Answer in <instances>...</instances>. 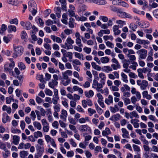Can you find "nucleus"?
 <instances>
[{
	"mask_svg": "<svg viewBox=\"0 0 158 158\" xmlns=\"http://www.w3.org/2000/svg\"><path fill=\"white\" fill-rule=\"evenodd\" d=\"M13 49L14 53L13 57L15 58L22 55L24 51V48L20 45L14 46Z\"/></svg>",
	"mask_w": 158,
	"mask_h": 158,
	"instance_id": "nucleus-1",
	"label": "nucleus"
},
{
	"mask_svg": "<svg viewBox=\"0 0 158 158\" xmlns=\"http://www.w3.org/2000/svg\"><path fill=\"white\" fill-rule=\"evenodd\" d=\"M137 83L138 85L140 86V89L142 90H146L148 85V82L145 80H143L142 81L139 80H138Z\"/></svg>",
	"mask_w": 158,
	"mask_h": 158,
	"instance_id": "nucleus-2",
	"label": "nucleus"
},
{
	"mask_svg": "<svg viewBox=\"0 0 158 158\" xmlns=\"http://www.w3.org/2000/svg\"><path fill=\"white\" fill-rule=\"evenodd\" d=\"M139 55V59H145L147 56V51L144 49H141L139 50L136 52Z\"/></svg>",
	"mask_w": 158,
	"mask_h": 158,
	"instance_id": "nucleus-3",
	"label": "nucleus"
},
{
	"mask_svg": "<svg viewBox=\"0 0 158 158\" xmlns=\"http://www.w3.org/2000/svg\"><path fill=\"white\" fill-rule=\"evenodd\" d=\"M92 87L93 88L96 89L97 91L99 92L103 87V85L102 84L98 83L97 80H94Z\"/></svg>",
	"mask_w": 158,
	"mask_h": 158,
	"instance_id": "nucleus-4",
	"label": "nucleus"
},
{
	"mask_svg": "<svg viewBox=\"0 0 158 158\" xmlns=\"http://www.w3.org/2000/svg\"><path fill=\"white\" fill-rule=\"evenodd\" d=\"M79 130L82 132H86L91 131L90 128L87 125H82L79 127Z\"/></svg>",
	"mask_w": 158,
	"mask_h": 158,
	"instance_id": "nucleus-5",
	"label": "nucleus"
},
{
	"mask_svg": "<svg viewBox=\"0 0 158 158\" xmlns=\"http://www.w3.org/2000/svg\"><path fill=\"white\" fill-rule=\"evenodd\" d=\"M62 78L64 79H69V76H71L72 74V71L70 70H67L65 72H62Z\"/></svg>",
	"mask_w": 158,
	"mask_h": 158,
	"instance_id": "nucleus-6",
	"label": "nucleus"
},
{
	"mask_svg": "<svg viewBox=\"0 0 158 158\" xmlns=\"http://www.w3.org/2000/svg\"><path fill=\"white\" fill-rule=\"evenodd\" d=\"M69 9L68 10V12L69 13V15L70 17H73L75 15V8L74 6L73 5H70L69 6Z\"/></svg>",
	"mask_w": 158,
	"mask_h": 158,
	"instance_id": "nucleus-7",
	"label": "nucleus"
},
{
	"mask_svg": "<svg viewBox=\"0 0 158 158\" xmlns=\"http://www.w3.org/2000/svg\"><path fill=\"white\" fill-rule=\"evenodd\" d=\"M39 150L40 152L35 154L34 158H40L42 156V153L44 152V148L40 147L39 148Z\"/></svg>",
	"mask_w": 158,
	"mask_h": 158,
	"instance_id": "nucleus-8",
	"label": "nucleus"
},
{
	"mask_svg": "<svg viewBox=\"0 0 158 158\" xmlns=\"http://www.w3.org/2000/svg\"><path fill=\"white\" fill-rule=\"evenodd\" d=\"M61 114L60 116V118L65 121L68 116L67 111L66 110L63 109L61 111Z\"/></svg>",
	"mask_w": 158,
	"mask_h": 158,
	"instance_id": "nucleus-9",
	"label": "nucleus"
},
{
	"mask_svg": "<svg viewBox=\"0 0 158 158\" xmlns=\"http://www.w3.org/2000/svg\"><path fill=\"white\" fill-rule=\"evenodd\" d=\"M50 37L51 39L54 42H56L58 43H61L62 42L60 38L55 35H51Z\"/></svg>",
	"mask_w": 158,
	"mask_h": 158,
	"instance_id": "nucleus-10",
	"label": "nucleus"
},
{
	"mask_svg": "<svg viewBox=\"0 0 158 158\" xmlns=\"http://www.w3.org/2000/svg\"><path fill=\"white\" fill-rule=\"evenodd\" d=\"M123 133L122 136L124 138H129V132L125 128H123L121 129Z\"/></svg>",
	"mask_w": 158,
	"mask_h": 158,
	"instance_id": "nucleus-11",
	"label": "nucleus"
},
{
	"mask_svg": "<svg viewBox=\"0 0 158 158\" xmlns=\"http://www.w3.org/2000/svg\"><path fill=\"white\" fill-rule=\"evenodd\" d=\"M36 4L33 0L30 1L29 2L28 8L29 10H31L32 9L36 8Z\"/></svg>",
	"mask_w": 158,
	"mask_h": 158,
	"instance_id": "nucleus-12",
	"label": "nucleus"
},
{
	"mask_svg": "<svg viewBox=\"0 0 158 158\" xmlns=\"http://www.w3.org/2000/svg\"><path fill=\"white\" fill-rule=\"evenodd\" d=\"M110 31L109 29L101 30L98 33V35L99 37H102L103 34H109Z\"/></svg>",
	"mask_w": 158,
	"mask_h": 158,
	"instance_id": "nucleus-13",
	"label": "nucleus"
},
{
	"mask_svg": "<svg viewBox=\"0 0 158 158\" xmlns=\"http://www.w3.org/2000/svg\"><path fill=\"white\" fill-rule=\"evenodd\" d=\"M20 137L19 136L15 135L13 136L12 143L15 145H18Z\"/></svg>",
	"mask_w": 158,
	"mask_h": 158,
	"instance_id": "nucleus-14",
	"label": "nucleus"
},
{
	"mask_svg": "<svg viewBox=\"0 0 158 158\" xmlns=\"http://www.w3.org/2000/svg\"><path fill=\"white\" fill-rule=\"evenodd\" d=\"M58 82L55 80H52L48 83L49 87L52 89H54L55 87L57 86Z\"/></svg>",
	"mask_w": 158,
	"mask_h": 158,
	"instance_id": "nucleus-15",
	"label": "nucleus"
},
{
	"mask_svg": "<svg viewBox=\"0 0 158 158\" xmlns=\"http://www.w3.org/2000/svg\"><path fill=\"white\" fill-rule=\"evenodd\" d=\"M105 103L108 105H110L113 102V98L112 96L109 95L108 98L105 99Z\"/></svg>",
	"mask_w": 158,
	"mask_h": 158,
	"instance_id": "nucleus-16",
	"label": "nucleus"
},
{
	"mask_svg": "<svg viewBox=\"0 0 158 158\" xmlns=\"http://www.w3.org/2000/svg\"><path fill=\"white\" fill-rule=\"evenodd\" d=\"M113 30L114 32V34L115 35H118L121 32V31L119 29L118 27L116 25H114L113 26Z\"/></svg>",
	"mask_w": 158,
	"mask_h": 158,
	"instance_id": "nucleus-17",
	"label": "nucleus"
},
{
	"mask_svg": "<svg viewBox=\"0 0 158 158\" xmlns=\"http://www.w3.org/2000/svg\"><path fill=\"white\" fill-rule=\"evenodd\" d=\"M86 9L87 6L85 5H82L78 7V10H77V13L79 14H81L82 12L85 11Z\"/></svg>",
	"mask_w": 158,
	"mask_h": 158,
	"instance_id": "nucleus-18",
	"label": "nucleus"
},
{
	"mask_svg": "<svg viewBox=\"0 0 158 158\" xmlns=\"http://www.w3.org/2000/svg\"><path fill=\"white\" fill-rule=\"evenodd\" d=\"M139 120H138L135 119H132L131 120V123L133 124L134 127L135 128H137L139 127Z\"/></svg>",
	"mask_w": 158,
	"mask_h": 158,
	"instance_id": "nucleus-19",
	"label": "nucleus"
},
{
	"mask_svg": "<svg viewBox=\"0 0 158 158\" xmlns=\"http://www.w3.org/2000/svg\"><path fill=\"white\" fill-rule=\"evenodd\" d=\"M16 27L14 25H9L8 27V31L9 33H11L13 31L15 32L16 31Z\"/></svg>",
	"mask_w": 158,
	"mask_h": 158,
	"instance_id": "nucleus-20",
	"label": "nucleus"
},
{
	"mask_svg": "<svg viewBox=\"0 0 158 158\" xmlns=\"http://www.w3.org/2000/svg\"><path fill=\"white\" fill-rule=\"evenodd\" d=\"M75 37L76 38V43L77 44H81V41L80 39L81 35L78 32H77L75 33Z\"/></svg>",
	"mask_w": 158,
	"mask_h": 158,
	"instance_id": "nucleus-21",
	"label": "nucleus"
},
{
	"mask_svg": "<svg viewBox=\"0 0 158 158\" xmlns=\"http://www.w3.org/2000/svg\"><path fill=\"white\" fill-rule=\"evenodd\" d=\"M111 132L110 129L108 127H106L105 130L103 131L102 132V135L103 136H107L108 135L110 134Z\"/></svg>",
	"mask_w": 158,
	"mask_h": 158,
	"instance_id": "nucleus-22",
	"label": "nucleus"
},
{
	"mask_svg": "<svg viewBox=\"0 0 158 158\" xmlns=\"http://www.w3.org/2000/svg\"><path fill=\"white\" fill-rule=\"evenodd\" d=\"M73 91H78V93L82 94L83 93V91L81 88L77 85H74L73 87Z\"/></svg>",
	"mask_w": 158,
	"mask_h": 158,
	"instance_id": "nucleus-23",
	"label": "nucleus"
},
{
	"mask_svg": "<svg viewBox=\"0 0 158 158\" xmlns=\"http://www.w3.org/2000/svg\"><path fill=\"white\" fill-rule=\"evenodd\" d=\"M102 71L106 73H108L112 71V68L109 66H104L102 68Z\"/></svg>",
	"mask_w": 158,
	"mask_h": 158,
	"instance_id": "nucleus-24",
	"label": "nucleus"
},
{
	"mask_svg": "<svg viewBox=\"0 0 158 158\" xmlns=\"http://www.w3.org/2000/svg\"><path fill=\"white\" fill-rule=\"evenodd\" d=\"M33 135L34 138L36 139L38 137L41 138L43 136L42 132L40 131L35 132L33 133Z\"/></svg>",
	"mask_w": 158,
	"mask_h": 158,
	"instance_id": "nucleus-25",
	"label": "nucleus"
},
{
	"mask_svg": "<svg viewBox=\"0 0 158 158\" xmlns=\"http://www.w3.org/2000/svg\"><path fill=\"white\" fill-rule=\"evenodd\" d=\"M101 63L106 64L110 61V59L107 56L102 57L101 58Z\"/></svg>",
	"mask_w": 158,
	"mask_h": 158,
	"instance_id": "nucleus-26",
	"label": "nucleus"
},
{
	"mask_svg": "<svg viewBox=\"0 0 158 158\" xmlns=\"http://www.w3.org/2000/svg\"><path fill=\"white\" fill-rule=\"evenodd\" d=\"M94 3L98 5H105L106 4V2L104 0H93Z\"/></svg>",
	"mask_w": 158,
	"mask_h": 158,
	"instance_id": "nucleus-27",
	"label": "nucleus"
},
{
	"mask_svg": "<svg viewBox=\"0 0 158 158\" xmlns=\"http://www.w3.org/2000/svg\"><path fill=\"white\" fill-rule=\"evenodd\" d=\"M70 80L69 79H61V83L64 86H66L70 83Z\"/></svg>",
	"mask_w": 158,
	"mask_h": 158,
	"instance_id": "nucleus-28",
	"label": "nucleus"
},
{
	"mask_svg": "<svg viewBox=\"0 0 158 158\" xmlns=\"http://www.w3.org/2000/svg\"><path fill=\"white\" fill-rule=\"evenodd\" d=\"M137 43L139 44H148L150 42L148 40L137 39Z\"/></svg>",
	"mask_w": 158,
	"mask_h": 158,
	"instance_id": "nucleus-29",
	"label": "nucleus"
},
{
	"mask_svg": "<svg viewBox=\"0 0 158 158\" xmlns=\"http://www.w3.org/2000/svg\"><path fill=\"white\" fill-rule=\"evenodd\" d=\"M21 38L24 41L27 39V36L26 32L25 31H22L21 33Z\"/></svg>",
	"mask_w": 158,
	"mask_h": 158,
	"instance_id": "nucleus-30",
	"label": "nucleus"
},
{
	"mask_svg": "<svg viewBox=\"0 0 158 158\" xmlns=\"http://www.w3.org/2000/svg\"><path fill=\"white\" fill-rule=\"evenodd\" d=\"M85 96L88 98L92 97L94 95V93L92 90H90L89 92H85Z\"/></svg>",
	"mask_w": 158,
	"mask_h": 158,
	"instance_id": "nucleus-31",
	"label": "nucleus"
},
{
	"mask_svg": "<svg viewBox=\"0 0 158 158\" xmlns=\"http://www.w3.org/2000/svg\"><path fill=\"white\" fill-rule=\"evenodd\" d=\"M2 110L3 111H6L7 112L10 114L11 113V109L10 106L8 107L6 105L3 106L2 107Z\"/></svg>",
	"mask_w": 158,
	"mask_h": 158,
	"instance_id": "nucleus-32",
	"label": "nucleus"
},
{
	"mask_svg": "<svg viewBox=\"0 0 158 158\" xmlns=\"http://www.w3.org/2000/svg\"><path fill=\"white\" fill-rule=\"evenodd\" d=\"M28 155V152L26 151H22L19 153L20 156L21 158H25Z\"/></svg>",
	"mask_w": 158,
	"mask_h": 158,
	"instance_id": "nucleus-33",
	"label": "nucleus"
},
{
	"mask_svg": "<svg viewBox=\"0 0 158 158\" xmlns=\"http://www.w3.org/2000/svg\"><path fill=\"white\" fill-rule=\"evenodd\" d=\"M120 116L119 114H116L111 117L110 119L113 121H116L120 119Z\"/></svg>",
	"mask_w": 158,
	"mask_h": 158,
	"instance_id": "nucleus-34",
	"label": "nucleus"
},
{
	"mask_svg": "<svg viewBox=\"0 0 158 158\" xmlns=\"http://www.w3.org/2000/svg\"><path fill=\"white\" fill-rule=\"evenodd\" d=\"M8 121H10V117L7 115V114H3L2 118V121L4 123H6Z\"/></svg>",
	"mask_w": 158,
	"mask_h": 158,
	"instance_id": "nucleus-35",
	"label": "nucleus"
},
{
	"mask_svg": "<svg viewBox=\"0 0 158 158\" xmlns=\"http://www.w3.org/2000/svg\"><path fill=\"white\" fill-rule=\"evenodd\" d=\"M130 118L132 119L134 117L136 118H139V115L135 111H133L130 113Z\"/></svg>",
	"mask_w": 158,
	"mask_h": 158,
	"instance_id": "nucleus-36",
	"label": "nucleus"
},
{
	"mask_svg": "<svg viewBox=\"0 0 158 158\" xmlns=\"http://www.w3.org/2000/svg\"><path fill=\"white\" fill-rule=\"evenodd\" d=\"M91 65L92 67L98 71H100L101 70V68L99 65H97L94 62L91 63Z\"/></svg>",
	"mask_w": 158,
	"mask_h": 158,
	"instance_id": "nucleus-37",
	"label": "nucleus"
},
{
	"mask_svg": "<svg viewBox=\"0 0 158 158\" xmlns=\"http://www.w3.org/2000/svg\"><path fill=\"white\" fill-rule=\"evenodd\" d=\"M116 23L118 24V26L120 27H122L124 25H126V22L124 21H122L120 20H117L116 21Z\"/></svg>",
	"mask_w": 158,
	"mask_h": 158,
	"instance_id": "nucleus-38",
	"label": "nucleus"
},
{
	"mask_svg": "<svg viewBox=\"0 0 158 158\" xmlns=\"http://www.w3.org/2000/svg\"><path fill=\"white\" fill-rule=\"evenodd\" d=\"M99 77L101 79V80L103 81L102 83L104 84L106 78L105 74L103 73H101L99 74Z\"/></svg>",
	"mask_w": 158,
	"mask_h": 158,
	"instance_id": "nucleus-39",
	"label": "nucleus"
},
{
	"mask_svg": "<svg viewBox=\"0 0 158 158\" xmlns=\"http://www.w3.org/2000/svg\"><path fill=\"white\" fill-rule=\"evenodd\" d=\"M89 117H86L84 118H81L79 119V122L80 123L82 124L85 123L86 121H89Z\"/></svg>",
	"mask_w": 158,
	"mask_h": 158,
	"instance_id": "nucleus-40",
	"label": "nucleus"
},
{
	"mask_svg": "<svg viewBox=\"0 0 158 158\" xmlns=\"http://www.w3.org/2000/svg\"><path fill=\"white\" fill-rule=\"evenodd\" d=\"M34 126L36 127L38 130H40L41 129L42 127L40 123L37 122L35 121L33 123Z\"/></svg>",
	"mask_w": 158,
	"mask_h": 158,
	"instance_id": "nucleus-41",
	"label": "nucleus"
},
{
	"mask_svg": "<svg viewBox=\"0 0 158 158\" xmlns=\"http://www.w3.org/2000/svg\"><path fill=\"white\" fill-rule=\"evenodd\" d=\"M110 110L111 112L115 113L118 111V109L116 105H115L114 107L110 106Z\"/></svg>",
	"mask_w": 158,
	"mask_h": 158,
	"instance_id": "nucleus-42",
	"label": "nucleus"
},
{
	"mask_svg": "<svg viewBox=\"0 0 158 158\" xmlns=\"http://www.w3.org/2000/svg\"><path fill=\"white\" fill-rule=\"evenodd\" d=\"M72 44H69L67 43H65V44L62 46V47L63 48L66 49L67 50L69 49H72L73 48V46Z\"/></svg>",
	"mask_w": 158,
	"mask_h": 158,
	"instance_id": "nucleus-43",
	"label": "nucleus"
},
{
	"mask_svg": "<svg viewBox=\"0 0 158 158\" xmlns=\"http://www.w3.org/2000/svg\"><path fill=\"white\" fill-rule=\"evenodd\" d=\"M74 19L72 18H70L69 19V27L73 28L74 27Z\"/></svg>",
	"mask_w": 158,
	"mask_h": 158,
	"instance_id": "nucleus-44",
	"label": "nucleus"
},
{
	"mask_svg": "<svg viewBox=\"0 0 158 158\" xmlns=\"http://www.w3.org/2000/svg\"><path fill=\"white\" fill-rule=\"evenodd\" d=\"M12 35H9L7 37L4 36L3 37V40L6 43H8L10 41V39L11 38Z\"/></svg>",
	"mask_w": 158,
	"mask_h": 158,
	"instance_id": "nucleus-45",
	"label": "nucleus"
},
{
	"mask_svg": "<svg viewBox=\"0 0 158 158\" xmlns=\"http://www.w3.org/2000/svg\"><path fill=\"white\" fill-rule=\"evenodd\" d=\"M54 94L53 96V98L59 100V97L58 95V90L57 89H54Z\"/></svg>",
	"mask_w": 158,
	"mask_h": 158,
	"instance_id": "nucleus-46",
	"label": "nucleus"
},
{
	"mask_svg": "<svg viewBox=\"0 0 158 158\" xmlns=\"http://www.w3.org/2000/svg\"><path fill=\"white\" fill-rule=\"evenodd\" d=\"M7 29V27L5 24H2L1 27L0 28V34H2Z\"/></svg>",
	"mask_w": 158,
	"mask_h": 158,
	"instance_id": "nucleus-47",
	"label": "nucleus"
},
{
	"mask_svg": "<svg viewBox=\"0 0 158 158\" xmlns=\"http://www.w3.org/2000/svg\"><path fill=\"white\" fill-rule=\"evenodd\" d=\"M121 76L122 77V80L126 83L128 82V80H127V76L124 73H121Z\"/></svg>",
	"mask_w": 158,
	"mask_h": 158,
	"instance_id": "nucleus-48",
	"label": "nucleus"
},
{
	"mask_svg": "<svg viewBox=\"0 0 158 158\" xmlns=\"http://www.w3.org/2000/svg\"><path fill=\"white\" fill-rule=\"evenodd\" d=\"M18 66L19 69L21 71L24 70L26 69L25 64L22 62H20L18 63Z\"/></svg>",
	"mask_w": 158,
	"mask_h": 158,
	"instance_id": "nucleus-49",
	"label": "nucleus"
},
{
	"mask_svg": "<svg viewBox=\"0 0 158 158\" xmlns=\"http://www.w3.org/2000/svg\"><path fill=\"white\" fill-rule=\"evenodd\" d=\"M111 67L114 70H117L118 69L121 68V66L119 64H112L111 65Z\"/></svg>",
	"mask_w": 158,
	"mask_h": 158,
	"instance_id": "nucleus-50",
	"label": "nucleus"
},
{
	"mask_svg": "<svg viewBox=\"0 0 158 158\" xmlns=\"http://www.w3.org/2000/svg\"><path fill=\"white\" fill-rule=\"evenodd\" d=\"M122 62L123 63V67L124 68H128L129 65L128 61L126 59H124Z\"/></svg>",
	"mask_w": 158,
	"mask_h": 158,
	"instance_id": "nucleus-51",
	"label": "nucleus"
},
{
	"mask_svg": "<svg viewBox=\"0 0 158 158\" xmlns=\"http://www.w3.org/2000/svg\"><path fill=\"white\" fill-rule=\"evenodd\" d=\"M63 100L62 101V105L66 108H67L69 106L68 103V100L65 98H63Z\"/></svg>",
	"mask_w": 158,
	"mask_h": 158,
	"instance_id": "nucleus-52",
	"label": "nucleus"
},
{
	"mask_svg": "<svg viewBox=\"0 0 158 158\" xmlns=\"http://www.w3.org/2000/svg\"><path fill=\"white\" fill-rule=\"evenodd\" d=\"M7 3L13 5H16L18 4L17 0H7Z\"/></svg>",
	"mask_w": 158,
	"mask_h": 158,
	"instance_id": "nucleus-53",
	"label": "nucleus"
},
{
	"mask_svg": "<svg viewBox=\"0 0 158 158\" xmlns=\"http://www.w3.org/2000/svg\"><path fill=\"white\" fill-rule=\"evenodd\" d=\"M88 111L89 116H91L93 114H95L96 113V111L95 110L91 108H88Z\"/></svg>",
	"mask_w": 158,
	"mask_h": 158,
	"instance_id": "nucleus-54",
	"label": "nucleus"
},
{
	"mask_svg": "<svg viewBox=\"0 0 158 158\" xmlns=\"http://www.w3.org/2000/svg\"><path fill=\"white\" fill-rule=\"evenodd\" d=\"M32 25L31 23L29 22H26V24L25 26L26 29L28 30H30L31 28Z\"/></svg>",
	"mask_w": 158,
	"mask_h": 158,
	"instance_id": "nucleus-55",
	"label": "nucleus"
},
{
	"mask_svg": "<svg viewBox=\"0 0 158 158\" xmlns=\"http://www.w3.org/2000/svg\"><path fill=\"white\" fill-rule=\"evenodd\" d=\"M45 93L46 95L49 96H52L53 94L52 92L50 89L47 88L45 90Z\"/></svg>",
	"mask_w": 158,
	"mask_h": 158,
	"instance_id": "nucleus-56",
	"label": "nucleus"
},
{
	"mask_svg": "<svg viewBox=\"0 0 158 158\" xmlns=\"http://www.w3.org/2000/svg\"><path fill=\"white\" fill-rule=\"evenodd\" d=\"M48 70L49 71V72L52 73H60V72L58 70H56V71L53 68L50 67L48 68Z\"/></svg>",
	"mask_w": 158,
	"mask_h": 158,
	"instance_id": "nucleus-57",
	"label": "nucleus"
},
{
	"mask_svg": "<svg viewBox=\"0 0 158 158\" xmlns=\"http://www.w3.org/2000/svg\"><path fill=\"white\" fill-rule=\"evenodd\" d=\"M137 72H138V76L141 79L144 78V76L143 74H142L143 72L141 70V69H137Z\"/></svg>",
	"mask_w": 158,
	"mask_h": 158,
	"instance_id": "nucleus-58",
	"label": "nucleus"
},
{
	"mask_svg": "<svg viewBox=\"0 0 158 158\" xmlns=\"http://www.w3.org/2000/svg\"><path fill=\"white\" fill-rule=\"evenodd\" d=\"M9 23L11 24H14L17 25L18 23V21L17 18H15L10 20L9 21Z\"/></svg>",
	"mask_w": 158,
	"mask_h": 158,
	"instance_id": "nucleus-59",
	"label": "nucleus"
},
{
	"mask_svg": "<svg viewBox=\"0 0 158 158\" xmlns=\"http://www.w3.org/2000/svg\"><path fill=\"white\" fill-rule=\"evenodd\" d=\"M99 92L102 94H104L106 95H108L109 93L108 89L107 88H105L103 90L102 89Z\"/></svg>",
	"mask_w": 158,
	"mask_h": 158,
	"instance_id": "nucleus-60",
	"label": "nucleus"
},
{
	"mask_svg": "<svg viewBox=\"0 0 158 158\" xmlns=\"http://www.w3.org/2000/svg\"><path fill=\"white\" fill-rule=\"evenodd\" d=\"M96 96L98 98V102L103 100V97L100 93H98L96 94Z\"/></svg>",
	"mask_w": 158,
	"mask_h": 158,
	"instance_id": "nucleus-61",
	"label": "nucleus"
},
{
	"mask_svg": "<svg viewBox=\"0 0 158 158\" xmlns=\"http://www.w3.org/2000/svg\"><path fill=\"white\" fill-rule=\"evenodd\" d=\"M4 151L5 152L3 153V156L4 158H6L9 156L10 152L7 149Z\"/></svg>",
	"mask_w": 158,
	"mask_h": 158,
	"instance_id": "nucleus-62",
	"label": "nucleus"
},
{
	"mask_svg": "<svg viewBox=\"0 0 158 158\" xmlns=\"http://www.w3.org/2000/svg\"><path fill=\"white\" fill-rule=\"evenodd\" d=\"M83 49L84 52L88 54L90 53L91 51V49L90 48L86 47H85Z\"/></svg>",
	"mask_w": 158,
	"mask_h": 158,
	"instance_id": "nucleus-63",
	"label": "nucleus"
},
{
	"mask_svg": "<svg viewBox=\"0 0 158 158\" xmlns=\"http://www.w3.org/2000/svg\"><path fill=\"white\" fill-rule=\"evenodd\" d=\"M110 89L112 91L117 92L119 90L118 87L116 86L112 85L111 87H110Z\"/></svg>",
	"mask_w": 158,
	"mask_h": 158,
	"instance_id": "nucleus-64",
	"label": "nucleus"
}]
</instances>
